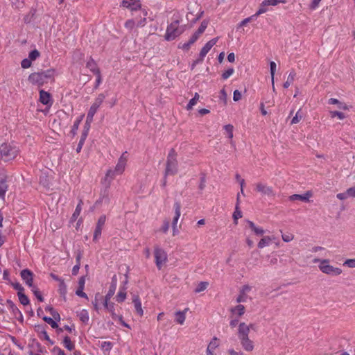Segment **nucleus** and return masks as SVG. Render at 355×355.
Returning a JSON list of instances; mask_svg holds the SVG:
<instances>
[{
    "mask_svg": "<svg viewBox=\"0 0 355 355\" xmlns=\"http://www.w3.org/2000/svg\"><path fill=\"white\" fill-rule=\"evenodd\" d=\"M128 159V153L125 151L123 153L121 157L119 158L114 169L107 170L105 178L103 179V183L107 187H110L112 180H114L116 175H121L124 172L127 164Z\"/></svg>",
    "mask_w": 355,
    "mask_h": 355,
    "instance_id": "nucleus-1",
    "label": "nucleus"
},
{
    "mask_svg": "<svg viewBox=\"0 0 355 355\" xmlns=\"http://www.w3.org/2000/svg\"><path fill=\"white\" fill-rule=\"evenodd\" d=\"M250 327L245 322H241L238 328V338L240 340L241 345L243 349L248 352L254 350V342L249 338Z\"/></svg>",
    "mask_w": 355,
    "mask_h": 355,
    "instance_id": "nucleus-2",
    "label": "nucleus"
},
{
    "mask_svg": "<svg viewBox=\"0 0 355 355\" xmlns=\"http://www.w3.org/2000/svg\"><path fill=\"white\" fill-rule=\"evenodd\" d=\"M54 76L55 70L53 69H50L41 72L32 73L28 77V80L32 84L42 86L49 80H53L54 78Z\"/></svg>",
    "mask_w": 355,
    "mask_h": 355,
    "instance_id": "nucleus-3",
    "label": "nucleus"
},
{
    "mask_svg": "<svg viewBox=\"0 0 355 355\" xmlns=\"http://www.w3.org/2000/svg\"><path fill=\"white\" fill-rule=\"evenodd\" d=\"M178 171V162L177 160V153L174 149H171L166 159V169L164 171L165 177L168 175H174Z\"/></svg>",
    "mask_w": 355,
    "mask_h": 355,
    "instance_id": "nucleus-4",
    "label": "nucleus"
},
{
    "mask_svg": "<svg viewBox=\"0 0 355 355\" xmlns=\"http://www.w3.org/2000/svg\"><path fill=\"white\" fill-rule=\"evenodd\" d=\"M19 153L18 148L11 144H3L0 146V154L1 158L7 162L15 159Z\"/></svg>",
    "mask_w": 355,
    "mask_h": 355,
    "instance_id": "nucleus-5",
    "label": "nucleus"
},
{
    "mask_svg": "<svg viewBox=\"0 0 355 355\" xmlns=\"http://www.w3.org/2000/svg\"><path fill=\"white\" fill-rule=\"evenodd\" d=\"M179 24V19H175L170 25L168 26L165 34V39L166 40H173L184 31V26H180Z\"/></svg>",
    "mask_w": 355,
    "mask_h": 355,
    "instance_id": "nucleus-6",
    "label": "nucleus"
},
{
    "mask_svg": "<svg viewBox=\"0 0 355 355\" xmlns=\"http://www.w3.org/2000/svg\"><path fill=\"white\" fill-rule=\"evenodd\" d=\"M319 269L323 272L331 276H337L342 273V270L339 268L334 267L329 264V259H323L320 261L318 266Z\"/></svg>",
    "mask_w": 355,
    "mask_h": 355,
    "instance_id": "nucleus-7",
    "label": "nucleus"
},
{
    "mask_svg": "<svg viewBox=\"0 0 355 355\" xmlns=\"http://www.w3.org/2000/svg\"><path fill=\"white\" fill-rule=\"evenodd\" d=\"M105 96L103 94H100L98 97L95 99L94 103L90 107L89 112L87 115L86 124L89 126L93 121V117L96 114L98 108L101 106L103 102Z\"/></svg>",
    "mask_w": 355,
    "mask_h": 355,
    "instance_id": "nucleus-8",
    "label": "nucleus"
},
{
    "mask_svg": "<svg viewBox=\"0 0 355 355\" xmlns=\"http://www.w3.org/2000/svg\"><path fill=\"white\" fill-rule=\"evenodd\" d=\"M154 255L156 266L158 269H161L168 260L167 254L164 250L156 246L154 250Z\"/></svg>",
    "mask_w": 355,
    "mask_h": 355,
    "instance_id": "nucleus-9",
    "label": "nucleus"
},
{
    "mask_svg": "<svg viewBox=\"0 0 355 355\" xmlns=\"http://www.w3.org/2000/svg\"><path fill=\"white\" fill-rule=\"evenodd\" d=\"M218 41V37L214 38L211 40H209L208 42L205 44V45L202 47L201 49L200 54H199V59H198L195 62L193 63V66H194L196 63L202 62L207 55V53L209 52V51L216 44Z\"/></svg>",
    "mask_w": 355,
    "mask_h": 355,
    "instance_id": "nucleus-10",
    "label": "nucleus"
},
{
    "mask_svg": "<svg viewBox=\"0 0 355 355\" xmlns=\"http://www.w3.org/2000/svg\"><path fill=\"white\" fill-rule=\"evenodd\" d=\"M255 189L261 195L267 196L268 197L275 196L273 189L271 187L263 182H257L255 184Z\"/></svg>",
    "mask_w": 355,
    "mask_h": 355,
    "instance_id": "nucleus-11",
    "label": "nucleus"
},
{
    "mask_svg": "<svg viewBox=\"0 0 355 355\" xmlns=\"http://www.w3.org/2000/svg\"><path fill=\"white\" fill-rule=\"evenodd\" d=\"M121 6L134 11L140 9L141 4L139 0H123Z\"/></svg>",
    "mask_w": 355,
    "mask_h": 355,
    "instance_id": "nucleus-12",
    "label": "nucleus"
},
{
    "mask_svg": "<svg viewBox=\"0 0 355 355\" xmlns=\"http://www.w3.org/2000/svg\"><path fill=\"white\" fill-rule=\"evenodd\" d=\"M21 277L22 279L25 282V283L31 288L35 287L33 284V272L28 270L24 269L21 271Z\"/></svg>",
    "mask_w": 355,
    "mask_h": 355,
    "instance_id": "nucleus-13",
    "label": "nucleus"
},
{
    "mask_svg": "<svg viewBox=\"0 0 355 355\" xmlns=\"http://www.w3.org/2000/svg\"><path fill=\"white\" fill-rule=\"evenodd\" d=\"M219 346V340L218 338L214 337L210 343H209L206 353L207 355H216L214 353V350Z\"/></svg>",
    "mask_w": 355,
    "mask_h": 355,
    "instance_id": "nucleus-14",
    "label": "nucleus"
},
{
    "mask_svg": "<svg viewBox=\"0 0 355 355\" xmlns=\"http://www.w3.org/2000/svg\"><path fill=\"white\" fill-rule=\"evenodd\" d=\"M116 284H117V279L116 275H114L112 279L111 285L110 286V289L106 294L105 297V300L110 301L111 297L113 296V295L115 293L116 288Z\"/></svg>",
    "mask_w": 355,
    "mask_h": 355,
    "instance_id": "nucleus-15",
    "label": "nucleus"
},
{
    "mask_svg": "<svg viewBox=\"0 0 355 355\" xmlns=\"http://www.w3.org/2000/svg\"><path fill=\"white\" fill-rule=\"evenodd\" d=\"M40 101L44 105H51L52 104V103H51V98L50 94L44 90H40Z\"/></svg>",
    "mask_w": 355,
    "mask_h": 355,
    "instance_id": "nucleus-16",
    "label": "nucleus"
},
{
    "mask_svg": "<svg viewBox=\"0 0 355 355\" xmlns=\"http://www.w3.org/2000/svg\"><path fill=\"white\" fill-rule=\"evenodd\" d=\"M85 279L84 277H81L78 281V288L76 291V294L81 297L87 298V295L83 292Z\"/></svg>",
    "mask_w": 355,
    "mask_h": 355,
    "instance_id": "nucleus-17",
    "label": "nucleus"
},
{
    "mask_svg": "<svg viewBox=\"0 0 355 355\" xmlns=\"http://www.w3.org/2000/svg\"><path fill=\"white\" fill-rule=\"evenodd\" d=\"M189 309L186 308L183 311H178L175 313V322L180 324H183L186 319V313Z\"/></svg>",
    "mask_w": 355,
    "mask_h": 355,
    "instance_id": "nucleus-18",
    "label": "nucleus"
},
{
    "mask_svg": "<svg viewBox=\"0 0 355 355\" xmlns=\"http://www.w3.org/2000/svg\"><path fill=\"white\" fill-rule=\"evenodd\" d=\"M312 196L311 193L310 191L306 192L303 195L300 194H293L289 197L291 200H301L304 202H309V198Z\"/></svg>",
    "mask_w": 355,
    "mask_h": 355,
    "instance_id": "nucleus-19",
    "label": "nucleus"
},
{
    "mask_svg": "<svg viewBox=\"0 0 355 355\" xmlns=\"http://www.w3.org/2000/svg\"><path fill=\"white\" fill-rule=\"evenodd\" d=\"M175 216L173 219L172 226H177L178 221L180 216L181 205L180 202H175L174 203Z\"/></svg>",
    "mask_w": 355,
    "mask_h": 355,
    "instance_id": "nucleus-20",
    "label": "nucleus"
},
{
    "mask_svg": "<svg viewBox=\"0 0 355 355\" xmlns=\"http://www.w3.org/2000/svg\"><path fill=\"white\" fill-rule=\"evenodd\" d=\"M132 302L134 303V306L135 308V310L137 313L140 315L142 316L144 314V311L141 307V303L140 302V300L139 298L138 295H134L132 298Z\"/></svg>",
    "mask_w": 355,
    "mask_h": 355,
    "instance_id": "nucleus-21",
    "label": "nucleus"
},
{
    "mask_svg": "<svg viewBox=\"0 0 355 355\" xmlns=\"http://www.w3.org/2000/svg\"><path fill=\"white\" fill-rule=\"evenodd\" d=\"M247 223L249 227L255 234L262 236L265 233V231L263 228L257 227L252 221L247 220Z\"/></svg>",
    "mask_w": 355,
    "mask_h": 355,
    "instance_id": "nucleus-22",
    "label": "nucleus"
},
{
    "mask_svg": "<svg viewBox=\"0 0 355 355\" xmlns=\"http://www.w3.org/2000/svg\"><path fill=\"white\" fill-rule=\"evenodd\" d=\"M223 128L227 135V137L230 139L231 145L233 147H235L234 142L232 140L233 137H234V135H233L234 126L231 124H227V125H225Z\"/></svg>",
    "mask_w": 355,
    "mask_h": 355,
    "instance_id": "nucleus-23",
    "label": "nucleus"
},
{
    "mask_svg": "<svg viewBox=\"0 0 355 355\" xmlns=\"http://www.w3.org/2000/svg\"><path fill=\"white\" fill-rule=\"evenodd\" d=\"M8 186L6 181L3 179L0 180V198L5 200L6 193L8 191Z\"/></svg>",
    "mask_w": 355,
    "mask_h": 355,
    "instance_id": "nucleus-24",
    "label": "nucleus"
},
{
    "mask_svg": "<svg viewBox=\"0 0 355 355\" xmlns=\"http://www.w3.org/2000/svg\"><path fill=\"white\" fill-rule=\"evenodd\" d=\"M87 67L94 74H98V72L100 71L99 69L96 65V63L92 59H90L87 62Z\"/></svg>",
    "mask_w": 355,
    "mask_h": 355,
    "instance_id": "nucleus-25",
    "label": "nucleus"
},
{
    "mask_svg": "<svg viewBox=\"0 0 355 355\" xmlns=\"http://www.w3.org/2000/svg\"><path fill=\"white\" fill-rule=\"evenodd\" d=\"M104 306L112 314L113 318H118L119 316L114 313V304L105 300Z\"/></svg>",
    "mask_w": 355,
    "mask_h": 355,
    "instance_id": "nucleus-26",
    "label": "nucleus"
},
{
    "mask_svg": "<svg viewBox=\"0 0 355 355\" xmlns=\"http://www.w3.org/2000/svg\"><path fill=\"white\" fill-rule=\"evenodd\" d=\"M236 200L237 202L236 205V209L233 214V218L234 220V223L236 225L237 224V220L242 217V213L240 210H239V193L237 195Z\"/></svg>",
    "mask_w": 355,
    "mask_h": 355,
    "instance_id": "nucleus-27",
    "label": "nucleus"
},
{
    "mask_svg": "<svg viewBox=\"0 0 355 355\" xmlns=\"http://www.w3.org/2000/svg\"><path fill=\"white\" fill-rule=\"evenodd\" d=\"M231 312L234 314L238 315L239 316H241L245 313V306L241 304L237 305L231 309Z\"/></svg>",
    "mask_w": 355,
    "mask_h": 355,
    "instance_id": "nucleus-28",
    "label": "nucleus"
},
{
    "mask_svg": "<svg viewBox=\"0 0 355 355\" xmlns=\"http://www.w3.org/2000/svg\"><path fill=\"white\" fill-rule=\"evenodd\" d=\"M329 104H332V105L336 104V105H338V107L340 109H342V110H346L349 109L348 106L345 103L340 102L336 98H330L329 100Z\"/></svg>",
    "mask_w": 355,
    "mask_h": 355,
    "instance_id": "nucleus-29",
    "label": "nucleus"
},
{
    "mask_svg": "<svg viewBox=\"0 0 355 355\" xmlns=\"http://www.w3.org/2000/svg\"><path fill=\"white\" fill-rule=\"evenodd\" d=\"M272 241V238L270 237V236H264L263 237L260 241L258 243V248H263L266 246H268L269 245V244Z\"/></svg>",
    "mask_w": 355,
    "mask_h": 355,
    "instance_id": "nucleus-30",
    "label": "nucleus"
},
{
    "mask_svg": "<svg viewBox=\"0 0 355 355\" xmlns=\"http://www.w3.org/2000/svg\"><path fill=\"white\" fill-rule=\"evenodd\" d=\"M78 315L80 318V320L84 322L87 323L89 321V313L87 310L83 309L81 310L78 313Z\"/></svg>",
    "mask_w": 355,
    "mask_h": 355,
    "instance_id": "nucleus-31",
    "label": "nucleus"
},
{
    "mask_svg": "<svg viewBox=\"0 0 355 355\" xmlns=\"http://www.w3.org/2000/svg\"><path fill=\"white\" fill-rule=\"evenodd\" d=\"M125 288L123 286L121 288L116 295V301L118 302H123L126 298Z\"/></svg>",
    "mask_w": 355,
    "mask_h": 355,
    "instance_id": "nucleus-32",
    "label": "nucleus"
},
{
    "mask_svg": "<svg viewBox=\"0 0 355 355\" xmlns=\"http://www.w3.org/2000/svg\"><path fill=\"white\" fill-rule=\"evenodd\" d=\"M59 293L65 299L67 289V285L65 284L63 279L60 280L59 282Z\"/></svg>",
    "mask_w": 355,
    "mask_h": 355,
    "instance_id": "nucleus-33",
    "label": "nucleus"
},
{
    "mask_svg": "<svg viewBox=\"0 0 355 355\" xmlns=\"http://www.w3.org/2000/svg\"><path fill=\"white\" fill-rule=\"evenodd\" d=\"M64 346L69 351H72L74 349V345L71 343V339L69 336H64L63 339Z\"/></svg>",
    "mask_w": 355,
    "mask_h": 355,
    "instance_id": "nucleus-34",
    "label": "nucleus"
},
{
    "mask_svg": "<svg viewBox=\"0 0 355 355\" xmlns=\"http://www.w3.org/2000/svg\"><path fill=\"white\" fill-rule=\"evenodd\" d=\"M295 77V73L293 71H291L287 78V80L284 83V87L288 88L294 81Z\"/></svg>",
    "mask_w": 355,
    "mask_h": 355,
    "instance_id": "nucleus-35",
    "label": "nucleus"
},
{
    "mask_svg": "<svg viewBox=\"0 0 355 355\" xmlns=\"http://www.w3.org/2000/svg\"><path fill=\"white\" fill-rule=\"evenodd\" d=\"M270 74H271V78H272V89H273V91H275V85H274V76H275V73L276 67H277L276 63L273 61H271L270 62Z\"/></svg>",
    "mask_w": 355,
    "mask_h": 355,
    "instance_id": "nucleus-36",
    "label": "nucleus"
},
{
    "mask_svg": "<svg viewBox=\"0 0 355 355\" xmlns=\"http://www.w3.org/2000/svg\"><path fill=\"white\" fill-rule=\"evenodd\" d=\"M82 204H83V201L80 200L79 203L76 206V208L72 215V217H71L72 220H75L78 218V216L80 215L81 209H82L81 208Z\"/></svg>",
    "mask_w": 355,
    "mask_h": 355,
    "instance_id": "nucleus-37",
    "label": "nucleus"
},
{
    "mask_svg": "<svg viewBox=\"0 0 355 355\" xmlns=\"http://www.w3.org/2000/svg\"><path fill=\"white\" fill-rule=\"evenodd\" d=\"M17 295L19 297V302L21 304L28 305L29 304V300L24 293H17Z\"/></svg>",
    "mask_w": 355,
    "mask_h": 355,
    "instance_id": "nucleus-38",
    "label": "nucleus"
},
{
    "mask_svg": "<svg viewBox=\"0 0 355 355\" xmlns=\"http://www.w3.org/2000/svg\"><path fill=\"white\" fill-rule=\"evenodd\" d=\"M207 286H208V283L207 282H201L200 283L198 284V285L196 288L195 292L196 293H200L201 291H205L207 288Z\"/></svg>",
    "mask_w": 355,
    "mask_h": 355,
    "instance_id": "nucleus-39",
    "label": "nucleus"
},
{
    "mask_svg": "<svg viewBox=\"0 0 355 355\" xmlns=\"http://www.w3.org/2000/svg\"><path fill=\"white\" fill-rule=\"evenodd\" d=\"M207 24H208V23L206 21H202L200 27L198 28V31L195 33H196L198 35L200 36L205 31L206 28L207 27Z\"/></svg>",
    "mask_w": 355,
    "mask_h": 355,
    "instance_id": "nucleus-40",
    "label": "nucleus"
},
{
    "mask_svg": "<svg viewBox=\"0 0 355 355\" xmlns=\"http://www.w3.org/2000/svg\"><path fill=\"white\" fill-rule=\"evenodd\" d=\"M330 116L331 118L338 117L339 119H343L345 118V115L340 112L338 111H331Z\"/></svg>",
    "mask_w": 355,
    "mask_h": 355,
    "instance_id": "nucleus-41",
    "label": "nucleus"
},
{
    "mask_svg": "<svg viewBox=\"0 0 355 355\" xmlns=\"http://www.w3.org/2000/svg\"><path fill=\"white\" fill-rule=\"evenodd\" d=\"M31 291H33V293H34L35 296L37 298V300L39 301H40V302H43L44 301V297H42L41 293L37 288L36 286H35L33 288H31Z\"/></svg>",
    "mask_w": 355,
    "mask_h": 355,
    "instance_id": "nucleus-42",
    "label": "nucleus"
},
{
    "mask_svg": "<svg viewBox=\"0 0 355 355\" xmlns=\"http://www.w3.org/2000/svg\"><path fill=\"white\" fill-rule=\"evenodd\" d=\"M43 320L49 324L52 328H58V324L53 318L45 316L43 318Z\"/></svg>",
    "mask_w": 355,
    "mask_h": 355,
    "instance_id": "nucleus-43",
    "label": "nucleus"
},
{
    "mask_svg": "<svg viewBox=\"0 0 355 355\" xmlns=\"http://www.w3.org/2000/svg\"><path fill=\"white\" fill-rule=\"evenodd\" d=\"M343 266L351 268H355V259H348L345 260L343 263Z\"/></svg>",
    "mask_w": 355,
    "mask_h": 355,
    "instance_id": "nucleus-44",
    "label": "nucleus"
},
{
    "mask_svg": "<svg viewBox=\"0 0 355 355\" xmlns=\"http://www.w3.org/2000/svg\"><path fill=\"white\" fill-rule=\"evenodd\" d=\"M40 52L35 49L30 52L28 58L32 61L36 60L40 56Z\"/></svg>",
    "mask_w": 355,
    "mask_h": 355,
    "instance_id": "nucleus-45",
    "label": "nucleus"
},
{
    "mask_svg": "<svg viewBox=\"0 0 355 355\" xmlns=\"http://www.w3.org/2000/svg\"><path fill=\"white\" fill-rule=\"evenodd\" d=\"M301 110H299L295 116L293 118L291 121L292 124H296L300 122V121L302 119V115L300 114Z\"/></svg>",
    "mask_w": 355,
    "mask_h": 355,
    "instance_id": "nucleus-46",
    "label": "nucleus"
},
{
    "mask_svg": "<svg viewBox=\"0 0 355 355\" xmlns=\"http://www.w3.org/2000/svg\"><path fill=\"white\" fill-rule=\"evenodd\" d=\"M234 69L230 68L222 74V78L223 79H227L230 76H231L234 73Z\"/></svg>",
    "mask_w": 355,
    "mask_h": 355,
    "instance_id": "nucleus-47",
    "label": "nucleus"
},
{
    "mask_svg": "<svg viewBox=\"0 0 355 355\" xmlns=\"http://www.w3.org/2000/svg\"><path fill=\"white\" fill-rule=\"evenodd\" d=\"M49 310L51 312L54 320L59 321L60 320V314L52 307L49 308Z\"/></svg>",
    "mask_w": 355,
    "mask_h": 355,
    "instance_id": "nucleus-48",
    "label": "nucleus"
},
{
    "mask_svg": "<svg viewBox=\"0 0 355 355\" xmlns=\"http://www.w3.org/2000/svg\"><path fill=\"white\" fill-rule=\"evenodd\" d=\"M21 65L22 68L27 69L31 67V60L29 58H25L21 61Z\"/></svg>",
    "mask_w": 355,
    "mask_h": 355,
    "instance_id": "nucleus-49",
    "label": "nucleus"
},
{
    "mask_svg": "<svg viewBox=\"0 0 355 355\" xmlns=\"http://www.w3.org/2000/svg\"><path fill=\"white\" fill-rule=\"evenodd\" d=\"M102 228L103 227H98V226L96 227L94 234V240H95V241L97 240L99 238V236L101 235Z\"/></svg>",
    "mask_w": 355,
    "mask_h": 355,
    "instance_id": "nucleus-50",
    "label": "nucleus"
},
{
    "mask_svg": "<svg viewBox=\"0 0 355 355\" xmlns=\"http://www.w3.org/2000/svg\"><path fill=\"white\" fill-rule=\"evenodd\" d=\"M13 288L17 291V293H24V288L23 286L18 282L12 284Z\"/></svg>",
    "mask_w": 355,
    "mask_h": 355,
    "instance_id": "nucleus-51",
    "label": "nucleus"
},
{
    "mask_svg": "<svg viewBox=\"0 0 355 355\" xmlns=\"http://www.w3.org/2000/svg\"><path fill=\"white\" fill-rule=\"evenodd\" d=\"M268 6H263V1L261 3L259 9L257 12V15H260L263 13H265L268 11L267 8Z\"/></svg>",
    "mask_w": 355,
    "mask_h": 355,
    "instance_id": "nucleus-52",
    "label": "nucleus"
},
{
    "mask_svg": "<svg viewBox=\"0 0 355 355\" xmlns=\"http://www.w3.org/2000/svg\"><path fill=\"white\" fill-rule=\"evenodd\" d=\"M282 240L285 242H290L294 239V236L292 234H282Z\"/></svg>",
    "mask_w": 355,
    "mask_h": 355,
    "instance_id": "nucleus-53",
    "label": "nucleus"
},
{
    "mask_svg": "<svg viewBox=\"0 0 355 355\" xmlns=\"http://www.w3.org/2000/svg\"><path fill=\"white\" fill-rule=\"evenodd\" d=\"M279 2V1L278 0H264L263 1V6H276L278 4V3Z\"/></svg>",
    "mask_w": 355,
    "mask_h": 355,
    "instance_id": "nucleus-54",
    "label": "nucleus"
},
{
    "mask_svg": "<svg viewBox=\"0 0 355 355\" xmlns=\"http://www.w3.org/2000/svg\"><path fill=\"white\" fill-rule=\"evenodd\" d=\"M135 23L132 19H129L125 23V27L128 29L132 30L135 27Z\"/></svg>",
    "mask_w": 355,
    "mask_h": 355,
    "instance_id": "nucleus-55",
    "label": "nucleus"
},
{
    "mask_svg": "<svg viewBox=\"0 0 355 355\" xmlns=\"http://www.w3.org/2000/svg\"><path fill=\"white\" fill-rule=\"evenodd\" d=\"M112 345L110 342L105 341L101 345V347L106 351H110L112 349Z\"/></svg>",
    "mask_w": 355,
    "mask_h": 355,
    "instance_id": "nucleus-56",
    "label": "nucleus"
},
{
    "mask_svg": "<svg viewBox=\"0 0 355 355\" xmlns=\"http://www.w3.org/2000/svg\"><path fill=\"white\" fill-rule=\"evenodd\" d=\"M241 98V93L239 90H235L233 94L234 101H239Z\"/></svg>",
    "mask_w": 355,
    "mask_h": 355,
    "instance_id": "nucleus-57",
    "label": "nucleus"
},
{
    "mask_svg": "<svg viewBox=\"0 0 355 355\" xmlns=\"http://www.w3.org/2000/svg\"><path fill=\"white\" fill-rule=\"evenodd\" d=\"M105 223V216H101L98 220L96 226L103 227Z\"/></svg>",
    "mask_w": 355,
    "mask_h": 355,
    "instance_id": "nucleus-58",
    "label": "nucleus"
},
{
    "mask_svg": "<svg viewBox=\"0 0 355 355\" xmlns=\"http://www.w3.org/2000/svg\"><path fill=\"white\" fill-rule=\"evenodd\" d=\"M346 191L349 197H355V187L349 188Z\"/></svg>",
    "mask_w": 355,
    "mask_h": 355,
    "instance_id": "nucleus-59",
    "label": "nucleus"
},
{
    "mask_svg": "<svg viewBox=\"0 0 355 355\" xmlns=\"http://www.w3.org/2000/svg\"><path fill=\"white\" fill-rule=\"evenodd\" d=\"M197 102H198V101H197L196 100H195L193 98H191V99L189 101V103H188V105H187V109L188 110H191V109L193 108V106L197 103Z\"/></svg>",
    "mask_w": 355,
    "mask_h": 355,
    "instance_id": "nucleus-60",
    "label": "nucleus"
},
{
    "mask_svg": "<svg viewBox=\"0 0 355 355\" xmlns=\"http://www.w3.org/2000/svg\"><path fill=\"white\" fill-rule=\"evenodd\" d=\"M251 291V287L249 285H244L240 291L241 293L245 295L247 293Z\"/></svg>",
    "mask_w": 355,
    "mask_h": 355,
    "instance_id": "nucleus-61",
    "label": "nucleus"
},
{
    "mask_svg": "<svg viewBox=\"0 0 355 355\" xmlns=\"http://www.w3.org/2000/svg\"><path fill=\"white\" fill-rule=\"evenodd\" d=\"M337 198H338L340 200H346L349 198L348 195H347V191L344 193H340L336 195Z\"/></svg>",
    "mask_w": 355,
    "mask_h": 355,
    "instance_id": "nucleus-62",
    "label": "nucleus"
},
{
    "mask_svg": "<svg viewBox=\"0 0 355 355\" xmlns=\"http://www.w3.org/2000/svg\"><path fill=\"white\" fill-rule=\"evenodd\" d=\"M168 229H169V222L168 220L164 221V224H163V226H162L161 230L164 233H166L168 232Z\"/></svg>",
    "mask_w": 355,
    "mask_h": 355,
    "instance_id": "nucleus-63",
    "label": "nucleus"
},
{
    "mask_svg": "<svg viewBox=\"0 0 355 355\" xmlns=\"http://www.w3.org/2000/svg\"><path fill=\"white\" fill-rule=\"evenodd\" d=\"M228 353L230 355H244L242 351H236L234 349H230Z\"/></svg>",
    "mask_w": 355,
    "mask_h": 355,
    "instance_id": "nucleus-64",
    "label": "nucleus"
}]
</instances>
